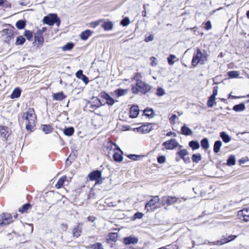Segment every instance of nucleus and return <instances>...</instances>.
<instances>
[{"label":"nucleus","mask_w":249,"mask_h":249,"mask_svg":"<svg viewBox=\"0 0 249 249\" xmlns=\"http://www.w3.org/2000/svg\"><path fill=\"white\" fill-rule=\"evenodd\" d=\"M166 249H178V247L176 244H171L166 246Z\"/></svg>","instance_id":"obj_62"},{"label":"nucleus","mask_w":249,"mask_h":249,"mask_svg":"<svg viewBox=\"0 0 249 249\" xmlns=\"http://www.w3.org/2000/svg\"><path fill=\"white\" fill-rule=\"evenodd\" d=\"M245 108V104L243 103H241L239 104L234 106L232 109L236 112H240L244 111Z\"/></svg>","instance_id":"obj_24"},{"label":"nucleus","mask_w":249,"mask_h":249,"mask_svg":"<svg viewBox=\"0 0 249 249\" xmlns=\"http://www.w3.org/2000/svg\"><path fill=\"white\" fill-rule=\"evenodd\" d=\"M178 145V143L175 139H172L169 141L164 142L162 143V145L165 149L170 150L177 147Z\"/></svg>","instance_id":"obj_8"},{"label":"nucleus","mask_w":249,"mask_h":249,"mask_svg":"<svg viewBox=\"0 0 249 249\" xmlns=\"http://www.w3.org/2000/svg\"><path fill=\"white\" fill-rule=\"evenodd\" d=\"M99 97L106 100V104L108 106H112L114 103V100L105 91L101 92L99 94Z\"/></svg>","instance_id":"obj_10"},{"label":"nucleus","mask_w":249,"mask_h":249,"mask_svg":"<svg viewBox=\"0 0 249 249\" xmlns=\"http://www.w3.org/2000/svg\"><path fill=\"white\" fill-rule=\"evenodd\" d=\"M142 216H143V214L140 212H137L134 215V217L135 219H137V218L141 219L142 217Z\"/></svg>","instance_id":"obj_60"},{"label":"nucleus","mask_w":249,"mask_h":249,"mask_svg":"<svg viewBox=\"0 0 249 249\" xmlns=\"http://www.w3.org/2000/svg\"><path fill=\"white\" fill-rule=\"evenodd\" d=\"M21 90L19 88H15L13 91L10 97L11 99L18 98L21 95Z\"/></svg>","instance_id":"obj_22"},{"label":"nucleus","mask_w":249,"mask_h":249,"mask_svg":"<svg viewBox=\"0 0 249 249\" xmlns=\"http://www.w3.org/2000/svg\"><path fill=\"white\" fill-rule=\"evenodd\" d=\"M6 26L7 28L3 29L1 32V34L2 36H5V42L9 43L10 40L14 38V32L16 29L11 24H8Z\"/></svg>","instance_id":"obj_2"},{"label":"nucleus","mask_w":249,"mask_h":249,"mask_svg":"<svg viewBox=\"0 0 249 249\" xmlns=\"http://www.w3.org/2000/svg\"><path fill=\"white\" fill-rule=\"evenodd\" d=\"M123 242L125 245L135 244L138 242V239L136 237L130 236L124 238Z\"/></svg>","instance_id":"obj_14"},{"label":"nucleus","mask_w":249,"mask_h":249,"mask_svg":"<svg viewBox=\"0 0 249 249\" xmlns=\"http://www.w3.org/2000/svg\"><path fill=\"white\" fill-rule=\"evenodd\" d=\"M212 243L213 245L219 246V245H222L225 244L226 242L225 241L224 239H223L221 240H218V241H216L213 242H212Z\"/></svg>","instance_id":"obj_52"},{"label":"nucleus","mask_w":249,"mask_h":249,"mask_svg":"<svg viewBox=\"0 0 249 249\" xmlns=\"http://www.w3.org/2000/svg\"><path fill=\"white\" fill-rule=\"evenodd\" d=\"M201 147L204 149H207L209 147V143L207 138H204L201 141Z\"/></svg>","instance_id":"obj_35"},{"label":"nucleus","mask_w":249,"mask_h":249,"mask_svg":"<svg viewBox=\"0 0 249 249\" xmlns=\"http://www.w3.org/2000/svg\"><path fill=\"white\" fill-rule=\"evenodd\" d=\"M206 53L203 51L202 52L199 49H197L196 53H194L192 60V65L194 67H196L198 63L203 65L205 61L207 60Z\"/></svg>","instance_id":"obj_1"},{"label":"nucleus","mask_w":249,"mask_h":249,"mask_svg":"<svg viewBox=\"0 0 249 249\" xmlns=\"http://www.w3.org/2000/svg\"><path fill=\"white\" fill-rule=\"evenodd\" d=\"M165 94V93L164 90L162 88H161L160 87H159L157 89V92H156L157 95H158L159 96H162L163 95H164Z\"/></svg>","instance_id":"obj_49"},{"label":"nucleus","mask_w":249,"mask_h":249,"mask_svg":"<svg viewBox=\"0 0 249 249\" xmlns=\"http://www.w3.org/2000/svg\"><path fill=\"white\" fill-rule=\"evenodd\" d=\"M90 34L91 31L89 30H87L81 33L80 37L82 39L86 40L90 36Z\"/></svg>","instance_id":"obj_29"},{"label":"nucleus","mask_w":249,"mask_h":249,"mask_svg":"<svg viewBox=\"0 0 249 249\" xmlns=\"http://www.w3.org/2000/svg\"><path fill=\"white\" fill-rule=\"evenodd\" d=\"M74 132V129L73 127L65 128L63 130L64 134L68 136H70L73 135Z\"/></svg>","instance_id":"obj_28"},{"label":"nucleus","mask_w":249,"mask_h":249,"mask_svg":"<svg viewBox=\"0 0 249 249\" xmlns=\"http://www.w3.org/2000/svg\"><path fill=\"white\" fill-rule=\"evenodd\" d=\"M235 163V157L234 155H231L227 161V164L229 166L234 165Z\"/></svg>","instance_id":"obj_32"},{"label":"nucleus","mask_w":249,"mask_h":249,"mask_svg":"<svg viewBox=\"0 0 249 249\" xmlns=\"http://www.w3.org/2000/svg\"><path fill=\"white\" fill-rule=\"evenodd\" d=\"M27 121V124H26V129L27 131H32V128L34 125V122L33 120H29Z\"/></svg>","instance_id":"obj_39"},{"label":"nucleus","mask_w":249,"mask_h":249,"mask_svg":"<svg viewBox=\"0 0 249 249\" xmlns=\"http://www.w3.org/2000/svg\"><path fill=\"white\" fill-rule=\"evenodd\" d=\"M91 248L93 249H104L102 244L100 243H96L92 245Z\"/></svg>","instance_id":"obj_50"},{"label":"nucleus","mask_w":249,"mask_h":249,"mask_svg":"<svg viewBox=\"0 0 249 249\" xmlns=\"http://www.w3.org/2000/svg\"><path fill=\"white\" fill-rule=\"evenodd\" d=\"M93 101L92 103L89 107V108L94 109L100 107L103 105L101 103V101L97 97H93L92 99Z\"/></svg>","instance_id":"obj_16"},{"label":"nucleus","mask_w":249,"mask_h":249,"mask_svg":"<svg viewBox=\"0 0 249 249\" xmlns=\"http://www.w3.org/2000/svg\"><path fill=\"white\" fill-rule=\"evenodd\" d=\"M177 116L176 114H173L169 118L170 122L171 124H175V120Z\"/></svg>","instance_id":"obj_57"},{"label":"nucleus","mask_w":249,"mask_h":249,"mask_svg":"<svg viewBox=\"0 0 249 249\" xmlns=\"http://www.w3.org/2000/svg\"><path fill=\"white\" fill-rule=\"evenodd\" d=\"M43 22L49 25L52 26L56 23L57 26H59L60 20L56 14H50L44 17Z\"/></svg>","instance_id":"obj_3"},{"label":"nucleus","mask_w":249,"mask_h":249,"mask_svg":"<svg viewBox=\"0 0 249 249\" xmlns=\"http://www.w3.org/2000/svg\"><path fill=\"white\" fill-rule=\"evenodd\" d=\"M144 114H145V116H147L149 117H150V118H152L154 116L153 115V114H154V111H153V110L152 109H150V108H146L144 110V112H143Z\"/></svg>","instance_id":"obj_40"},{"label":"nucleus","mask_w":249,"mask_h":249,"mask_svg":"<svg viewBox=\"0 0 249 249\" xmlns=\"http://www.w3.org/2000/svg\"><path fill=\"white\" fill-rule=\"evenodd\" d=\"M119 152H115L113 155L114 161L116 162H121L123 160V157L122 156L123 152L119 147H117Z\"/></svg>","instance_id":"obj_15"},{"label":"nucleus","mask_w":249,"mask_h":249,"mask_svg":"<svg viewBox=\"0 0 249 249\" xmlns=\"http://www.w3.org/2000/svg\"><path fill=\"white\" fill-rule=\"evenodd\" d=\"M238 218L245 222L249 221V208H245L238 212Z\"/></svg>","instance_id":"obj_9"},{"label":"nucleus","mask_w":249,"mask_h":249,"mask_svg":"<svg viewBox=\"0 0 249 249\" xmlns=\"http://www.w3.org/2000/svg\"><path fill=\"white\" fill-rule=\"evenodd\" d=\"M101 171L95 170L89 174L88 177L90 180H98L101 178Z\"/></svg>","instance_id":"obj_12"},{"label":"nucleus","mask_w":249,"mask_h":249,"mask_svg":"<svg viewBox=\"0 0 249 249\" xmlns=\"http://www.w3.org/2000/svg\"><path fill=\"white\" fill-rule=\"evenodd\" d=\"M129 23L130 20L128 17H125V18H123L121 21V24L123 26H127L129 24Z\"/></svg>","instance_id":"obj_48"},{"label":"nucleus","mask_w":249,"mask_h":249,"mask_svg":"<svg viewBox=\"0 0 249 249\" xmlns=\"http://www.w3.org/2000/svg\"><path fill=\"white\" fill-rule=\"evenodd\" d=\"M35 41L39 44H42L44 42L43 35L40 31H37L34 36Z\"/></svg>","instance_id":"obj_18"},{"label":"nucleus","mask_w":249,"mask_h":249,"mask_svg":"<svg viewBox=\"0 0 249 249\" xmlns=\"http://www.w3.org/2000/svg\"><path fill=\"white\" fill-rule=\"evenodd\" d=\"M41 129L46 134L51 133L53 130L52 126L50 124H42Z\"/></svg>","instance_id":"obj_20"},{"label":"nucleus","mask_w":249,"mask_h":249,"mask_svg":"<svg viewBox=\"0 0 249 249\" xmlns=\"http://www.w3.org/2000/svg\"><path fill=\"white\" fill-rule=\"evenodd\" d=\"M150 60H151V65L152 66H155L157 65L158 60L156 57L152 56L150 58Z\"/></svg>","instance_id":"obj_54"},{"label":"nucleus","mask_w":249,"mask_h":249,"mask_svg":"<svg viewBox=\"0 0 249 249\" xmlns=\"http://www.w3.org/2000/svg\"><path fill=\"white\" fill-rule=\"evenodd\" d=\"M181 134L185 136H190L193 134V131L185 125L181 127Z\"/></svg>","instance_id":"obj_19"},{"label":"nucleus","mask_w":249,"mask_h":249,"mask_svg":"<svg viewBox=\"0 0 249 249\" xmlns=\"http://www.w3.org/2000/svg\"><path fill=\"white\" fill-rule=\"evenodd\" d=\"M212 28V24L210 21H207L205 23V29L208 31Z\"/></svg>","instance_id":"obj_53"},{"label":"nucleus","mask_w":249,"mask_h":249,"mask_svg":"<svg viewBox=\"0 0 249 249\" xmlns=\"http://www.w3.org/2000/svg\"><path fill=\"white\" fill-rule=\"evenodd\" d=\"M26 25V22L23 20H19L16 23V27L19 29L22 30L24 29Z\"/></svg>","instance_id":"obj_30"},{"label":"nucleus","mask_w":249,"mask_h":249,"mask_svg":"<svg viewBox=\"0 0 249 249\" xmlns=\"http://www.w3.org/2000/svg\"><path fill=\"white\" fill-rule=\"evenodd\" d=\"M222 144L221 141L219 140L215 141L213 145V152L215 153L219 152Z\"/></svg>","instance_id":"obj_25"},{"label":"nucleus","mask_w":249,"mask_h":249,"mask_svg":"<svg viewBox=\"0 0 249 249\" xmlns=\"http://www.w3.org/2000/svg\"><path fill=\"white\" fill-rule=\"evenodd\" d=\"M102 27L106 31L111 30L113 28V23L111 21H104Z\"/></svg>","instance_id":"obj_21"},{"label":"nucleus","mask_w":249,"mask_h":249,"mask_svg":"<svg viewBox=\"0 0 249 249\" xmlns=\"http://www.w3.org/2000/svg\"><path fill=\"white\" fill-rule=\"evenodd\" d=\"M153 39H154V36L153 35H151L149 36H148V37H146L144 39V41L145 42H148L152 41Z\"/></svg>","instance_id":"obj_64"},{"label":"nucleus","mask_w":249,"mask_h":249,"mask_svg":"<svg viewBox=\"0 0 249 249\" xmlns=\"http://www.w3.org/2000/svg\"><path fill=\"white\" fill-rule=\"evenodd\" d=\"M218 92V87L216 86L213 87V94L211 95L212 96L214 97L215 98V96L217 95Z\"/></svg>","instance_id":"obj_58"},{"label":"nucleus","mask_w":249,"mask_h":249,"mask_svg":"<svg viewBox=\"0 0 249 249\" xmlns=\"http://www.w3.org/2000/svg\"><path fill=\"white\" fill-rule=\"evenodd\" d=\"M215 98L210 96L207 102V106L209 107H212L216 103L214 102Z\"/></svg>","instance_id":"obj_43"},{"label":"nucleus","mask_w":249,"mask_h":249,"mask_svg":"<svg viewBox=\"0 0 249 249\" xmlns=\"http://www.w3.org/2000/svg\"><path fill=\"white\" fill-rule=\"evenodd\" d=\"M31 207V205L30 203H26L24 204L21 208H20L18 210V212L21 213L26 212Z\"/></svg>","instance_id":"obj_37"},{"label":"nucleus","mask_w":249,"mask_h":249,"mask_svg":"<svg viewBox=\"0 0 249 249\" xmlns=\"http://www.w3.org/2000/svg\"><path fill=\"white\" fill-rule=\"evenodd\" d=\"M74 46V44L72 42L67 43L65 45L62 47V50L64 51H67L71 50Z\"/></svg>","instance_id":"obj_42"},{"label":"nucleus","mask_w":249,"mask_h":249,"mask_svg":"<svg viewBox=\"0 0 249 249\" xmlns=\"http://www.w3.org/2000/svg\"><path fill=\"white\" fill-rule=\"evenodd\" d=\"M80 79L82 80V81L85 84H87L88 83V82H89L88 78L86 75H85L84 74L81 78H80Z\"/></svg>","instance_id":"obj_61"},{"label":"nucleus","mask_w":249,"mask_h":249,"mask_svg":"<svg viewBox=\"0 0 249 249\" xmlns=\"http://www.w3.org/2000/svg\"><path fill=\"white\" fill-rule=\"evenodd\" d=\"M25 42V39L22 36H19L17 37L15 44L16 45H22Z\"/></svg>","instance_id":"obj_33"},{"label":"nucleus","mask_w":249,"mask_h":249,"mask_svg":"<svg viewBox=\"0 0 249 249\" xmlns=\"http://www.w3.org/2000/svg\"><path fill=\"white\" fill-rule=\"evenodd\" d=\"M8 133V128L7 126H0V134L5 138Z\"/></svg>","instance_id":"obj_34"},{"label":"nucleus","mask_w":249,"mask_h":249,"mask_svg":"<svg viewBox=\"0 0 249 249\" xmlns=\"http://www.w3.org/2000/svg\"><path fill=\"white\" fill-rule=\"evenodd\" d=\"M82 224L81 223H79L76 226H74V227L72 229V234L73 237H75L76 238L79 237L82 233V229L80 228V226H82Z\"/></svg>","instance_id":"obj_13"},{"label":"nucleus","mask_w":249,"mask_h":249,"mask_svg":"<svg viewBox=\"0 0 249 249\" xmlns=\"http://www.w3.org/2000/svg\"><path fill=\"white\" fill-rule=\"evenodd\" d=\"M129 113L130 117L132 118H135L137 117L139 113V109L138 107L137 106L132 107L130 108Z\"/></svg>","instance_id":"obj_17"},{"label":"nucleus","mask_w":249,"mask_h":249,"mask_svg":"<svg viewBox=\"0 0 249 249\" xmlns=\"http://www.w3.org/2000/svg\"><path fill=\"white\" fill-rule=\"evenodd\" d=\"M177 200L178 198L175 196H165L161 198L160 203L161 206H164L165 204L170 205L176 203Z\"/></svg>","instance_id":"obj_6"},{"label":"nucleus","mask_w":249,"mask_h":249,"mask_svg":"<svg viewBox=\"0 0 249 249\" xmlns=\"http://www.w3.org/2000/svg\"><path fill=\"white\" fill-rule=\"evenodd\" d=\"M176 58V56L174 54H170L167 58L168 63L170 65L174 64L175 61H173L174 59Z\"/></svg>","instance_id":"obj_47"},{"label":"nucleus","mask_w":249,"mask_h":249,"mask_svg":"<svg viewBox=\"0 0 249 249\" xmlns=\"http://www.w3.org/2000/svg\"><path fill=\"white\" fill-rule=\"evenodd\" d=\"M189 145L193 150L198 149L200 147V145L197 141H191L189 142Z\"/></svg>","instance_id":"obj_26"},{"label":"nucleus","mask_w":249,"mask_h":249,"mask_svg":"<svg viewBox=\"0 0 249 249\" xmlns=\"http://www.w3.org/2000/svg\"><path fill=\"white\" fill-rule=\"evenodd\" d=\"M220 136L224 142L228 143L230 142L231 138L225 132H221Z\"/></svg>","instance_id":"obj_27"},{"label":"nucleus","mask_w":249,"mask_h":249,"mask_svg":"<svg viewBox=\"0 0 249 249\" xmlns=\"http://www.w3.org/2000/svg\"><path fill=\"white\" fill-rule=\"evenodd\" d=\"M109 239L112 241H116L118 239V234L116 233H110L108 235Z\"/></svg>","instance_id":"obj_46"},{"label":"nucleus","mask_w":249,"mask_h":249,"mask_svg":"<svg viewBox=\"0 0 249 249\" xmlns=\"http://www.w3.org/2000/svg\"><path fill=\"white\" fill-rule=\"evenodd\" d=\"M128 157L131 160H138L139 156L136 155L131 154L128 155Z\"/></svg>","instance_id":"obj_63"},{"label":"nucleus","mask_w":249,"mask_h":249,"mask_svg":"<svg viewBox=\"0 0 249 249\" xmlns=\"http://www.w3.org/2000/svg\"><path fill=\"white\" fill-rule=\"evenodd\" d=\"M157 160L159 163H162L165 161V157L163 156H159L157 158Z\"/></svg>","instance_id":"obj_56"},{"label":"nucleus","mask_w":249,"mask_h":249,"mask_svg":"<svg viewBox=\"0 0 249 249\" xmlns=\"http://www.w3.org/2000/svg\"><path fill=\"white\" fill-rule=\"evenodd\" d=\"M22 118L26 121L33 120V121H35L36 115L34 112V110L33 109H30L28 111L23 113Z\"/></svg>","instance_id":"obj_11"},{"label":"nucleus","mask_w":249,"mask_h":249,"mask_svg":"<svg viewBox=\"0 0 249 249\" xmlns=\"http://www.w3.org/2000/svg\"><path fill=\"white\" fill-rule=\"evenodd\" d=\"M24 36L29 41H30L33 37L32 32L29 30L25 31L24 33Z\"/></svg>","instance_id":"obj_45"},{"label":"nucleus","mask_w":249,"mask_h":249,"mask_svg":"<svg viewBox=\"0 0 249 249\" xmlns=\"http://www.w3.org/2000/svg\"><path fill=\"white\" fill-rule=\"evenodd\" d=\"M228 75L230 78H234L238 77L239 75V73L237 71H232L228 72Z\"/></svg>","instance_id":"obj_44"},{"label":"nucleus","mask_w":249,"mask_h":249,"mask_svg":"<svg viewBox=\"0 0 249 249\" xmlns=\"http://www.w3.org/2000/svg\"><path fill=\"white\" fill-rule=\"evenodd\" d=\"M131 90L133 93L137 94L138 92L140 91V89L138 88V87L137 86V85L136 84L135 86H132L131 88Z\"/></svg>","instance_id":"obj_55"},{"label":"nucleus","mask_w":249,"mask_h":249,"mask_svg":"<svg viewBox=\"0 0 249 249\" xmlns=\"http://www.w3.org/2000/svg\"><path fill=\"white\" fill-rule=\"evenodd\" d=\"M13 222L12 215L6 213L0 214V225H7Z\"/></svg>","instance_id":"obj_5"},{"label":"nucleus","mask_w":249,"mask_h":249,"mask_svg":"<svg viewBox=\"0 0 249 249\" xmlns=\"http://www.w3.org/2000/svg\"><path fill=\"white\" fill-rule=\"evenodd\" d=\"M177 154H178L181 159H183L186 156L188 155V152L186 149H183L178 151L177 153Z\"/></svg>","instance_id":"obj_36"},{"label":"nucleus","mask_w":249,"mask_h":249,"mask_svg":"<svg viewBox=\"0 0 249 249\" xmlns=\"http://www.w3.org/2000/svg\"><path fill=\"white\" fill-rule=\"evenodd\" d=\"M237 237V235H231L229 236L228 238H225L224 240L226 242V243H228L231 241L233 240L234 239H235Z\"/></svg>","instance_id":"obj_51"},{"label":"nucleus","mask_w":249,"mask_h":249,"mask_svg":"<svg viewBox=\"0 0 249 249\" xmlns=\"http://www.w3.org/2000/svg\"><path fill=\"white\" fill-rule=\"evenodd\" d=\"M66 180V176L63 177L61 178H59V180H58L57 183L55 184L56 188L57 189H59V188H61L63 186V184Z\"/></svg>","instance_id":"obj_31"},{"label":"nucleus","mask_w":249,"mask_h":249,"mask_svg":"<svg viewBox=\"0 0 249 249\" xmlns=\"http://www.w3.org/2000/svg\"><path fill=\"white\" fill-rule=\"evenodd\" d=\"M136 85L140 89V91L144 93L149 91L151 89L150 85L141 80H137Z\"/></svg>","instance_id":"obj_7"},{"label":"nucleus","mask_w":249,"mask_h":249,"mask_svg":"<svg viewBox=\"0 0 249 249\" xmlns=\"http://www.w3.org/2000/svg\"><path fill=\"white\" fill-rule=\"evenodd\" d=\"M53 99L57 101H61L66 97L63 92H57L53 94Z\"/></svg>","instance_id":"obj_23"},{"label":"nucleus","mask_w":249,"mask_h":249,"mask_svg":"<svg viewBox=\"0 0 249 249\" xmlns=\"http://www.w3.org/2000/svg\"><path fill=\"white\" fill-rule=\"evenodd\" d=\"M127 92L126 89H118L115 90V93L117 97L124 95Z\"/></svg>","instance_id":"obj_38"},{"label":"nucleus","mask_w":249,"mask_h":249,"mask_svg":"<svg viewBox=\"0 0 249 249\" xmlns=\"http://www.w3.org/2000/svg\"><path fill=\"white\" fill-rule=\"evenodd\" d=\"M193 162L197 163L201 160V156L199 153L193 154L192 157Z\"/></svg>","instance_id":"obj_41"},{"label":"nucleus","mask_w":249,"mask_h":249,"mask_svg":"<svg viewBox=\"0 0 249 249\" xmlns=\"http://www.w3.org/2000/svg\"><path fill=\"white\" fill-rule=\"evenodd\" d=\"M160 199L158 196H153L152 198L145 204V209L147 210V212L150 211H154L156 209L160 207V206L157 205L159 203Z\"/></svg>","instance_id":"obj_4"},{"label":"nucleus","mask_w":249,"mask_h":249,"mask_svg":"<svg viewBox=\"0 0 249 249\" xmlns=\"http://www.w3.org/2000/svg\"><path fill=\"white\" fill-rule=\"evenodd\" d=\"M83 75V71L81 70H78L75 73L76 77L78 79H80Z\"/></svg>","instance_id":"obj_59"}]
</instances>
